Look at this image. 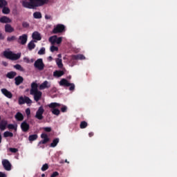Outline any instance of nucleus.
Masks as SVG:
<instances>
[{
  "instance_id": "34",
  "label": "nucleus",
  "mask_w": 177,
  "mask_h": 177,
  "mask_svg": "<svg viewBox=\"0 0 177 177\" xmlns=\"http://www.w3.org/2000/svg\"><path fill=\"white\" fill-rule=\"evenodd\" d=\"M4 6H8V1L6 0H0V9H2Z\"/></svg>"
},
{
  "instance_id": "64",
  "label": "nucleus",
  "mask_w": 177,
  "mask_h": 177,
  "mask_svg": "<svg viewBox=\"0 0 177 177\" xmlns=\"http://www.w3.org/2000/svg\"><path fill=\"white\" fill-rule=\"evenodd\" d=\"M0 121H1V116H0Z\"/></svg>"
},
{
  "instance_id": "14",
  "label": "nucleus",
  "mask_w": 177,
  "mask_h": 177,
  "mask_svg": "<svg viewBox=\"0 0 177 177\" xmlns=\"http://www.w3.org/2000/svg\"><path fill=\"white\" fill-rule=\"evenodd\" d=\"M0 23H2L3 24H9V23H12V19L6 16H3L0 18Z\"/></svg>"
},
{
  "instance_id": "46",
  "label": "nucleus",
  "mask_w": 177,
  "mask_h": 177,
  "mask_svg": "<svg viewBox=\"0 0 177 177\" xmlns=\"http://www.w3.org/2000/svg\"><path fill=\"white\" fill-rule=\"evenodd\" d=\"M41 139H49V138L48 137V134L46 133H41Z\"/></svg>"
},
{
  "instance_id": "4",
  "label": "nucleus",
  "mask_w": 177,
  "mask_h": 177,
  "mask_svg": "<svg viewBox=\"0 0 177 177\" xmlns=\"http://www.w3.org/2000/svg\"><path fill=\"white\" fill-rule=\"evenodd\" d=\"M66 31V26L62 24H58L53 29V34H60Z\"/></svg>"
},
{
  "instance_id": "48",
  "label": "nucleus",
  "mask_w": 177,
  "mask_h": 177,
  "mask_svg": "<svg viewBox=\"0 0 177 177\" xmlns=\"http://www.w3.org/2000/svg\"><path fill=\"white\" fill-rule=\"evenodd\" d=\"M45 19H46V20H53V18H52V16H50L49 15H46Z\"/></svg>"
},
{
  "instance_id": "52",
  "label": "nucleus",
  "mask_w": 177,
  "mask_h": 177,
  "mask_svg": "<svg viewBox=\"0 0 177 177\" xmlns=\"http://www.w3.org/2000/svg\"><path fill=\"white\" fill-rule=\"evenodd\" d=\"M26 115H30V114H31V110L30 109V108L26 109Z\"/></svg>"
},
{
  "instance_id": "13",
  "label": "nucleus",
  "mask_w": 177,
  "mask_h": 177,
  "mask_svg": "<svg viewBox=\"0 0 177 177\" xmlns=\"http://www.w3.org/2000/svg\"><path fill=\"white\" fill-rule=\"evenodd\" d=\"M21 129L23 132H28L30 129V124L27 122L24 121L21 124Z\"/></svg>"
},
{
  "instance_id": "63",
  "label": "nucleus",
  "mask_w": 177,
  "mask_h": 177,
  "mask_svg": "<svg viewBox=\"0 0 177 177\" xmlns=\"http://www.w3.org/2000/svg\"><path fill=\"white\" fill-rule=\"evenodd\" d=\"M65 162H67V160H65Z\"/></svg>"
},
{
  "instance_id": "3",
  "label": "nucleus",
  "mask_w": 177,
  "mask_h": 177,
  "mask_svg": "<svg viewBox=\"0 0 177 177\" xmlns=\"http://www.w3.org/2000/svg\"><path fill=\"white\" fill-rule=\"evenodd\" d=\"M48 106L49 109H50L52 114L54 115H60V110H59V107H60L62 104L57 102H51Z\"/></svg>"
},
{
  "instance_id": "45",
  "label": "nucleus",
  "mask_w": 177,
  "mask_h": 177,
  "mask_svg": "<svg viewBox=\"0 0 177 177\" xmlns=\"http://www.w3.org/2000/svg\"><path fill=\"white\" fill-rule=\"evenodd\" d=\"M49 142V139H44L39 142V145H46Z\"/></svg>"
},
{
  "instance_id": "21",
  "label": "nucleus",
  "mask_w": 177,
  "mask_h": 177,
  "mask_svg": "<svg viewBox=\"0 0 177 177\" xmlns=\"http://www.w3.org/2000/svg\"><path fill=\"white\" fill-rule=\"evenodd\" d=\"M32 38L36 39V41H41V35L38 32H34L32 35Z\"/></svg>"
},
{
  "instance_id": "9",
  "label": "nucleus",
  "mask_w": 177,
  "mask_h": 177,
  "mask_svg": "<svg viewBox=\"0 0 177 177\" xmlns=\"http://www.w3.org/2000/svg\"><path fill=\"white\" fill-rule=\"evenodd\" d=\"M1 163L6 171H10L12 169V164H10L8 159H3Z\"/></svg>"
},
{
  "instance_id": "11",
  "label": "nucleus",
  "mask_w": 177,
  "mask_h": 177,
  "mask_svg": "<svg viewBox=\"0 0 177 177\" xmlns=\"http://www.w3.org/2000/svg\"><path fill=\"white\" fill-rule=\"evenodd\" d=\"M1 93L6 97H8V99H12L13 97V94L10 93V91H8L6 88H1Z\"/></svg>"
},
{
  "instance_id": "30",
  "label": "nucleus",
  "mask_w": 177,
  "mask_h": 177,
  "mask_svg": "<svg viewBox=\"0 0 177 177\" xmlns=\"http://www.w3.org/2000/svg\"><path fill=\"white\" fill-rule=\"evenodd\" d=\"M34 19H42V14L39 12H35L33 13Z\"/></svg>"
},
{
  "instance_id": "58",
  "label": "nucleus",
  "mask_w": 177,
  "mask_h": 177,
  "mask_svg": "<svg viewBox=\"0 0 177 177\" xmlns=\"http://www.w3.org/2000/svg\"><path fill=\"white\" fill-rule=\"evenodd\" d=\"M48 62H52V60H53V57H52V56H49L48 57Z\"/></svg>"
},
{
  "instance_id": "54",
  "label": "nucleus",
  "mask_w": 177,
  "mask_h": 177,
  "mask_svg": "<svg viewBox=\"0 0 177 177\" xmlns=\"http://www.w3.org/2000/svg\"><path fill=\"white\" fill-rule=\"evenodd\" d=\"M5 39V36H3V34L0 32V40H3Z\"/></svg>"
},
{
  "instance_id": "47",
  "label": "nucleus",
  "mask_w": 177,
  "mask_h": 177,
  "mask_svg": "<svg viewBox=\"0 0 177 177\" xmlns=\"http://www.w3.org/2000/svg\"><path fill=\"white\" fill-rule=\"evenodd\" d=\"M10 151H11V153H17L19 149L16 148H10Z\"/></svg>"
},
{
  "instance_id": "16",
  "label": "nucleus",
  "mask_w": 177,
  "mask_h": 177,
  "mask_svg": "<svg viewBox=\"0 0 177 177\" xmlns=\"http://www.w3.org/2000/svg\"><path fill=\"white\" fill-rule=\"evenodd\" d=\"M6 127H8V120H1L0 121V130L5 131L6 129Z\"/></svg>"
},
{
  "instance_id": "40",
  "label": "nucleus",
  "mask_w": 177,
  "mask_h": 177,
  "mask_svg": "<svg viewBox=\"0 0 177 177\" xmlns=\"http://www.w3.org/2000/svg\"><path fill=\"white\" fill-rule=\"evenodd\" d=\"M19 104H24V103H25V98L24 97H20L19 98Z\"/></svg>"
},
{
  "instance_id": "61",
  "label": "nucleus",
  "mask_w": 177,
  "mask_h": 177,
  "mask_svg": "<svg viewBox=\"0 0 177 177\" xmlns=\"http://www.w3.org/2000/svg\"><path fill=\"white\" fill-rule=\"evenodd\" d=\"M58 57H62V55H60V54L58 55Z\"/></svg>"
},
{
  "instance_id": "59",
  "label": "nucleus",
  "mask_w": 177,
  "mask_h": 177,
  "mask_svg": "<svg viewBox=\"0 0 177 177\" xmlns=\"http://www.w3.org/2000/svg\"><path fill=\"white\" fill-rule=\"evenodd\" d=\"M93 132H90L89 133H88V136H89V138H92V136H93Z\"/></svg>"
},
{
  "instance_id": "29",
  "label": "nucleus",
  "mask_w": 177,
  "mask_h": 177,
  "mask_svg": "<svg viewBox=\"0 0 177 177\" xmlns=\"http://www.w3.org/2000/svg\"><path fill=\"white\" fill-rule=\"evenodd\" d=\"M59 138H55L53 140V143H51L50 145V147H56L57 146V144L59 143Z\"/></svg>"
},
{
  "instance_id": "62",
  "label": "nucleus",
  "mask_w": 177,
  "mask_h": 177,
  "mask_svg": "<svg viewBox=\"0 0 177 177\" xmlns=\"http://www.w3.org/2000/svg\"><path fill=\"white\" fill-rule=\"evenodd\" d=\"M31 62H32V63L34 62V59H31Z\"/></svg>"
},
{
  "instance_id": "53",
  "label": "nucleus",
  "mask_w": 177,
  "mask_h": 177,
  "mask_svg": "<svg viewBox=\"0 0 177 177\" xmlns=\"http://www.w3.org/2000/svg\"><path fill=\"white\" fill-rule=\"evenodd\" d=\"M24 62H25V63H30V59H28V57H24Z\"/></svg>"
},
{
  "instance_id": "15",
  "label": "nucleus",
  "mask_w": 177,
  "mask_h": 177,
  "mask_svg": "<svg viewBox=\"0 0 177 177\" xmlns=\"http://www.w3.org/2000/svg\"><path fill=\"white\" fill-rule=\"evenodd\" d=\"M15 84L17 85V86H19V85H21V84H23L24 82V78L22 76H17L15 78Z\"/></svg>"
},
{
  "instance_id": "25",
  "label": "nucleus",
  "mask_w": 177,
  "mask_h": 177,
  "mask_svg": "<svg viewBox=\"0 0 177 177\" xmlns=\"http://www.w3.org/2000/svg\"><path fill=\"white\" fill-rule=\"evenodd\" d=\"M38 139L37 134L30 135L28 137L29 142H34V140H37Z\"/></svg>"
},
{
  "instance_id": "43",
  "label": "nucleus",
  "mask_w": 177,
  "mask_h": 177,
  "mask_svg": "<svg viewBox=\"0 0 177 177\" xmlns=\"http://www.w3.org/2000/svg\"><path fill=\"white\" fill-rule=\"evenodd\" d=\"M38 55H45V48L43 47L41 48L39 51H38Z\"/></svg>"
},
{
  "instance_id": "27",
  "label": "nucleus",
  "mask_w": 177,
  "mask_h": 177,
  "mask_svg": "<svg viewBox=\"0 0 177 177\" xmlns=\"http://www.w3.org/2000/svg\"><path fill=\"white\" fill-rule=\"evenodd\" d=\"M56 39H57V35H54V36L50 37L48 39V41H49V42H50V44L52 45H55V44H56Z\"/></svg>"
},
{
  "instance_id": "23",
  "label": "nucleus",
  "mask_w": 177,
  "mask_h": 177,
  "mask_svg": "<svg viewBox=\"0 0 177 177\" xmlns=\"http://www.w3.org/2000/svg\"><path fill=\"white\" fill-rule=\"evenodd\" d=\"M53 75L55 77H57V78H59V77H62V75H64V71H55L53 73Z\"/></svg>"
},
{
  "instance_id": "2",
  "label": "nucleus",
  "mask_w": 177,
  "mask_h": 177,
  "mask_svg": "<svg viewBox=\"0 0 177 177\" xmlns=\"http://www.w3.org/2000/svg\"><path fill=\"white\" fill-rule=\"evenodd\" d=\"M3 56L6 57V59H9L10 60H19L20 57H21V53H13L12 51H3Z\"/></svg>"
},
{
  "instance_id": "12",
  "label": "nucleus",
  "mask_w": 177,
  "mask_h": 177,
  "mask_svg": "<svg viewBox=\"0 0 177 177\" xmlns=\"http://www.w3.org/2000/svg\"><path fill=\"white\" fill-rule=\"evenodd\" d=\"M5 32H8L9 34L15 32V28L12 27V25L6 24L4 26Z\"/></svg>"
},
{
  "instance_id": "44",
  "label": "nucleus",
  "mask_w": 177,
  "mask_h": 177,
  "mask_svg": "<svg viewBox=\"0 0 177 177\" xmlns=\"http://www.w3.org/2000/svg\"><path fill=\"white\" fill-rule=\"evenodd\" d=\"M49 142V139H44L39 142V145H46Z\"/></svg>"
},
{
  "instance_id": "6",
  "label": "nucleus",
  "mask_w": 177,
  "mask_h": 177,
  "mask_svg": "<svg viewBox=\"0 0 177 177\" xmlns=\"http://www.w3.org/2000/svg\"><path fill=\"white\" fill-rule=\"evenodd\" d=\"M34 67H35L39 71H42L44 68H45V64H44V61L42 58L37 59L34 64Z\"/></svg>"
},
{
  "instance_id": "55",
  "label": "nucleus",
  "mask_w": 177,
  "mask_h": 177,
  "mask_svg": "<svg viewBox=\"0 0 177 177\" xmlns=\"http://www.w3.org/2000/svg\"><path fill=\"white\" fill-rule=\"evenodd\" d=\"M2 64L4 66V67H8V62L3 61Z\"/></svg>"
},
{
  "instance_id": "10",
  "label": "nucleus",
  "mask_w": 177,
  "mask_h": 177,
  "mask_svg": "<svg viewBox=\"0 0 177 177\" xmlns=\"http://www.w3.org/2000/svg\"><path fill=\"white\" fill-rule=\"evenodd\" d=\"M30 95L34 96V100L36 102H39V100H41V97H42V92L39 91H37L33 93H30Z\"/></svg>"
},
{
  "instance_id": "36",
  "label": "nucleus",
  "mask_w": 177,
  "mask_h": 177,
  "mask_svg": "<svg viewBox=\"0 0 177 177\" xmlns=\"http://www.w3.org/2000/svg\"><path fill=\"white\" fill-rule=\"evenodd\" d=\"M8 42H13V41H16V36H11L7 37Z\"/></svg>"
},
{
  "instance_id": "33",
  "label": "nucleus",
  "mask_w": 177,
  "mask_h": 177,
  "mask_svg": "<svg viewBox=\"0 0 177 177\" xmlns=\"http://www.w3.org/2000/svg\"><path fill=\"white\" fill-rule=\"evenodd\" d=\"M86 127H88V122H86L85 121H82L80 122V127L81 129H85V128H86Z\"/></svg>"
},
{
  "instance_id": "51",
  "label": "nucleus",
  "mask_w": 177,
  "mask_h": 177,
  "mask_svg": "<svg viewBox=\"0 0 177 177\" xmlns=\"http://www.w3.org/2000/svg\"><path fill=\"white\" fill-rule=\"evenodd\" d=\"M56 176H59V172H57V171H54V172L51 174V176H50V177H56Z\"/></svg>"
},
{
  "instance_id": "8",
  "label": "nucleus",
  "mask_w": 177,
  "mask_h": 177,
  "mask_svg": "<svg viewBox=\"0 0 177 177\" xmlns=\"http://www.w3.org/2000/svg\"><path fill=\"white\" fill-rule=\"evenodd\" d=\"M28 39V36L26 34H24L19 37L17 42L18 44H20V45H26V44H27Z\"/></svg>"
},
{
  "instance_id": "32",
  "label": "nucleus",
  "mask_w": 177,
  "mask_h": 177,
  "mask_svg": "<svg viewBox=\"0 0 177 177\" xmlns=\"http://www.w3.org/2000/svg\"><path fill=\"white\" fill-rule=\"evenodd\" d=\"M56 64L58 66L59 68H63V62L62 61V59L57 58L56 59Z\"/></svg>"
},
{
  "instance_id": "39",
  "label": "nucleus",
  "mask_w": 177,
  "mask_h": 177,
  "mask_svg": "<svg viewBox=\"0 0 177 177\" xmlns=\"http://www.w3.org/2000/svg\"><path fill=\"white\" fill-rule=\"evenodd\" d=\"M62 41H63L62 37H57V39L55 40V44H57V45H59V44H62Z\"/></svg>"
},
{
  "instance_id": "7",
  "label": "nucleus",
  "mask_w": 177,
  "mask_h": 177,
  "mask_svg": "<svg viewBox=\"0 0 177 177\" xmlns=\"http://www.w3.org/2000/svg\"><path fill=\"white\" fill-rule=\"evenodd\" d=\"M44 113H45V109L43 106L39 107L38 110L36 112L35 118L37 120H44Z\"/></svg>"
},
{
  "instance_id": "38",
  "label": "nucleus",
  "mask_w": 177,
  "mask_h": 177,
  "mask_svg": "<svg viewBox=\"0 0 177 177\" xmlns=\"http://www.w3.org/2000/svg\"><path fill=\"white\" fill-rule=\"evenodd\" d=\"M25 103H26L27 104H31V103H32V101L31 100V99H30V97H25Z\"/></svg>"
},
{
  "instance_id": "17",
  "label": "nucleus",
  "mask_w": 177,
  "mask_h": 177,
  "mask_svg": "<svg viewBox=\"0 0 177 177\" xmlns=\"http://www.w3.org/2000/svg\"><path fill=\"white\" fill-rule=\"evenodd\" d=\"M38 91V84L37 82H32L31 84V89L30 91V94L34 93Z\"/></svg>"
},
{
  "instance_id": "19",
  "label": "nucleus",
  "mask_w": 177,
  "mask_h": 177,
  "mask_svg": "<svg viewBox=\"0 0 177 177\" xmlns=\"http://www.w3.org/2000/svg\"><path fill=\"white\" fill-rule=\"evenodd\" d=\"M50 88V84H49L48 81H44L39 86V89H46Z\"/></svg>"
},
{
  "instance_id": "49",
  "label": "nucleus",
  "mask_w": 177,
  "mask_h": 177,
  "mask_svg": "<svg viewBox=\"0 0 177 177\" xmlns=\"http://www.w3.org/2000/svg\"><path fill=\"white\" fill-rule=\"evenodd\" d=\"M62 113H66L67 112V107L66 106H63V107L61 108Z\"/></svg>"
},
{
  "instance_id": "31",
  "label": "nucleus",
  "mask_w": 177,
  "mask_h": 177,
  "mask_svg": "<svg viewBox=\"0 0 177 177\" xmlns=\"http://www.w3.org/2000/svg\"><path fill=\"white\" fill-rule=\"evenodd\" d=\"M3 138H13V133L10 131H5L3 133Z\"/></svg>"
},
{
  "instance_id": "5",
  "label": "nucleus",
  "mask_w": 177,
  "mask_h": 177,
  "mask_svg": "<svg viewBox=\"0 0 177 177\" xmlns=\"http://www.w3.org/2000/svg\"><path fill=\"white\" fill-rule=\"evenodd\" d=\"M59 85L60 86H70L69 91H74V89H75V85L74 83H70L68 82V80L66 79H62L59 82Z\"/></svg>"
},
{
  "instance_id": "1",
  "label": "nucleus",
  "mask_w": 177,
  "mask_h": 177,
  "mask_svg": "<svg viewBox=\"0 0 177 177\" xmlns=\"http://www.w3.org/2000/svg\"><path fill=\"white\" fill-rule=\"evenodd\" d=\"M30 1H27L26 0L22 1V6L24 8H26L27 9H35V8H38L39 6H44L45 5L42 0H29Z\"/></svg>"
},
{
  "instance_id": "28",
  "label": "nucleus",
  "mask_w": 177,
  "mask_h": 177,
  "mask_svg": "<svg viewBox=\"0 0 177 177\" xmlns=\"http://www.w3.org/2000/svg\"><path fill=\"white\" fill-rule=\"evenodd\" d=\"M7 127L9 129H14L15 132H17V124H9Z\"/></svg>"
},
{
  "instance_id": "57",
  "label": "nucleus",
  "mask_w": 177,
  "mask_h": 177,
  "mask_svg": "<svg viewBox=\"0 0 177 177\" xmlns=\"http://www.w3.org/2000/svg\"><path fill=\"white\" fill-rule=\"evenodd\" d=\"M41 1L44 2V5H46V3H49V0H41Z\"/></svg>"
},
{
  "instance_id": "50",
  "label": "nucleus",
  "mask_w": 177,
  "mask_h": 177,
  "mask_svg": "<svg viewBox=\"0 0 177 177\" xmlns=\"http://www.w3.org/2000/svg\"><path fill=\"white\" fill-rule=\"evenodd\" d=\"M44 131H45V132H51L52 131V128H50V127H44Z\"/></svg>"
},
{
  "instance_id": "60",
  "label": "nucleus",
  "mask_w": 177,
  "mask_h": 177,
  "mask_svg": "<svg viewBox=\"0 0 177 177\" xmlns=\"http://www.w3.org/2000/svg\"><path fill=\"white\" fill-rule=\"evenodd\" d=\"M41 177H45V174H41Z\"/></svg>"
},
{
  "instance_id": "20",
  "label": "nucleus",
  "mask_w": 177,
  "mask_h": 177,
  "mask_svg": "<svg viewBox=\"0 0 177 177\" xmlns=\"http://www.w3.org/2000/svg\"><path fill=\"white\" fill-rule=\"evenodd\" d=\"M15 118L17 121H23V120H24V115H23L21 113L17 112L15 115Z\"/></svg>"
},
{
  "instance_id": "56",
  "label": "nucleus",
  "mask_w": 177,
  "mask_h": 177,
  "mask_svg": "<svg viewBox=\"0 0 177 177\" xmlns=\"http://www.w3.org/2000/svg\"><path fill=\"white\" fill-rule=\"evenodd\" d=\"M0 177H6V175L5 174V173L0 171Z\"/></svg>"
},
{
  "instance_id": "18",
  "label": "nucleus",
  "mask_w": 177,
  "mask_h": 177,
  "mask_svg": "<svg viewBox=\"0 0 177 177\" xmlns=\"http://www.w3.org/2000/svg\"><path fill=\"white\" fill-rule=\"evenodd\" d=\"M71 57H72V60H85V56L81 54L73 55Z\"/></svg>"
},
{
  "instance_id": "41",
  "label": "nucleus",
  "mask_w": 177,
  "mask_h": 177,
  "mask_svg": "<svg viewBox=\"0 0 177 177\" xmlns=\"http://www.w3.org/2000/svg\"><path fill=\"white\" fill-rule=\"evenodd\" d=\"M22 27H24V28H28V27H30V24L26 21H24L22 23Z\"/></svg>"
},
{
  "instance_id": "37",
  "label": "nucleus",
  "mask_w": 177,
  "mask_h": 177,
  "mask_svg": "<svg viewBox=\"0 0 177 177\" xmlns=\"http://www.w3.org/2000/svg\"><path fill=\"white\" fill-rule=\"evenodd\" d=\"M49 168V165H48V163L44 164L42 167H41V171L43 172H45V171H46L47 169H48Z\"/></svg>"
},
{
  "instance_id": "22",
  "label": "nucleus",
  "mask_w": 177,
  "mask_h": 177,
  "mask_svg": "<svg viewBox=\"0 0 177 177\" xmlns=\"http://www.w3.org/2000/svg\"><path fill=\"white\" fill-rule=\"evenodd\" d=\"M16 75H17V73H16L15 71L8 72L6 74L7 78H9L10 80H13V78H15L16 77Z\"/></svg>"
},
{
  "instance_id": "24",
  "label": "nucleus",
  "mask_w": 177,
  "mask_h": 177,
  "mask_svg": "<svg viewBox=\"0 0 177 177\" xmlns=\"http://www.w3.org/2000/svg\"><path fill=\"white\" fill-rule=\"evenodd\" d=\"M28 48L29 50H32V49H35V44L34 41L32 40L28 44Z\"/></svg>"
},
{
  "instance_id": "26",
  "label": "nucleus",
  "mask_w": 177,
  "mask_h": 177,
  "mask_svg": "<svg viewBox=\"0 0 177 177\" xmlns=\"http://www.w3.org/2000/svg\"><path fill=\"white\" fill-rule=\"evenodd\" d=\"M1 9H2V13L3 15H9V13H10V9H9L6 6L1 8Z\"/></svg>"
},
{
  "instance_id": "35",
  "label": "nucleus",
  "mask_w": 177,
  "mask_h": 177,
  "mask_svg": "<svg viewBox=\"0 0 177 177\" xmlns=\"http://www.w3.org/2000/svg\"><path fill=\"white\" fill-rule=\"evenodd\" d=\"M14 68H16V70H19V71H24V68L21 66V65L17 64L14 66Z\"/></svg>"
},
{
  "instance_id": "42",
  "label": "nucleus",
  "mask_w": 177,
  "mask_h": 177,
  "mask_svg": "<svg viewBox=\"0 0 177 177\" xmlns=\"http://www.w3.org/2000/svg\"><path fill=\"white\" fill-rule=\"evenodd\" d=\"M57 50H59V48H57V46H52L50 47V51L51 52H57Z\"/></svg>"
}]
</instances>
